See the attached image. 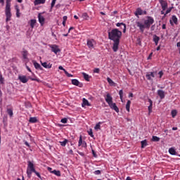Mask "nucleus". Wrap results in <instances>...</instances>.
<instances>
[{"label": "nucleus", "mask_w": 180, "mask_h": 180, "mask_svg": "<svg viewBox=\"0 0 180 180\" xmlns=\"http://www.w3.org/2000/svg\"><path fill=\"white\" fill-rule=\"evenodd\" d=\"M152 141H160V138L157 136H153L152 137Z\"/></svg>", "instance_id": "ea45409f"}, {"label": "nucleus", "mask_w": 180, "mask_h": 180, "mask_svg": "<svg viewBox=\"0 0 180 180\" xmlns=\"http://www.w3.org/2000/svg\"><path fill=\"white\" fill-rule=\"evenodd\" d=\"M38 122H39V120H37V117H30V120H29L30 123H37Z\"/></svg>", "instance_id": "5701e85b"}, {"label": "nucleus", "mask_w": 180, "mask_h": 180, "mask_svg": "<svg viewBox=\"0 0 180 180\" xmlns=\"http://www.w3.org/2000/svg\"><path fill=\"white\" fill-rule=\"evenodd\" d=\"M148 101L150 105H151V103H152V105H153V101L151 100V98H148Z\"/></svg>", "instance_id": "338daca9"}, {"label": "nucleus", "mask_w": 180, "mask_h": 180, "mask_svg": "<svg viewBox=\"0 0 180 180\" xmlns=\"http://www.w3.org/2000/svg\"><path fill=\"white\" fill-rule=\"evenodd\" d=\"M18 79L22 82V84H27V82L29 81V79L25 75H19Z\"/></svg>", "instance_id": "0eeeda50"}, {"label": "nucleus", "mask_w": 180, "mask_h": 180, "mask_svg": "<svg viewBox=\"0 0 180 180\" xmlns=\"http://www.w3.org/2000/svg\"><path fill=\"white\" fill-rule=\"evenodd\" d=\"M68 17L66 15L63 16V22H67Z\"/></svg>", "instance_id": "e2e57ef3"}, {"label": "nucleus", "mask_w": 180, "mask_h": 180, "mask_svg": "<svg viewBox=\"0 0 180 180\" xmlns=\"http://www.w3.org/2000/svg\"><path fill=\"white\" fill-rule=\"evenodd\" d=\"M78 154L79 155H82V157H84V155H85V154L84 153H82V152H78Z\"/></svg>", "instance_id": "680f3d73"}, {"label": "nucleus", "mask_w": 180, "mask_h": 180, "mask_svg": "<svg viewBox=\"0 0 180 180\" xmlns=\"http://www.w3.org/2000/svg\"><path fill=\"white\" fill-rule=\"evenodd\" d=\"M59 143L62 147H65V146H67V143H68V140L65 139L63 141H59Z\"/></svg>", "instance_id": "c85d7f7f"}, {"label": "nucleus", "mask_w": 180, "mask_h": 180, "mask_svg": "<svg viewBox=\"0 0 180 180\" xmlns=\"http://www.w3.org/2000/svg\"><path fill=\"white\" fill-rule=\"evenodd\" d=\"M92 154H93V157H94V158H96L98 157V155H96V153H95V150H92Z\"/></svg>", "instance_id": "6e6d98bb"}, {"label": "nucleus", "mask_w": 180, "mask_h": 180, "mask_svg": "<svg viewBox=\"0 0 180 180\" xmlns=\"http://www.w3.org/2000/svg\"><path fill=\"white\" fill-rule=\"evenodd\" d=\"M82 108H85V106H91V103H89V101L86 100V98H84L82 99Z\"/></svg>", "instance_id": "dca6fc26"}, {"label": "nucleus", "mask_w": 180, "mask_h": 180, "mask_svg": "<svg viewBox=\"0 0 180 180\" xmlns=\"http://www.w3.org/2000/svg\"><path fill=\"white\" fill-rule=\"evenodd\" d=\"M25 146H27V147H29V148H30V145L29 144V142L28 141H25Z\"/></svg>", "instance_id": "bf43d9fd"}, {"label": "nucleus", "mask_w": 180, "mask_h": 180, "mask_svg": "<svg viewBox=\"0 0 180 180\" xmlns=\"http://www.w3.org/2000/svg\"><path fill=\"white\" fill-rule=\"evenodd\" d=\"M26 68L27 71H29V72H32V70L30 69V68H29V66L26 65Z\"/></svg>", "instance_id": "052dcab7"}, {"label": "nucleus", "mask_w": 180, "mask_h": 180, "mask_svg": "<svg viewBox=\"0 0 180 180\" xmlns=\"http://www.w3.org/2000/svg\"><path fill=\"white\" fill-rule=\"evenodd\" d=\"M119 95H120L121 101L123 102V90H120Z\"/></svg>", "instance_id": "58836bf2"}, {"label": "nucleus", "mask_w": 180, "mask_h": 180, "mask_svg": "<svg viewBox=\"0 0 180 180\" xmlns=\"http://www.w3.org/2000/svg\"><path fill=\"white\" fill-rule=\"evenodd\" d=\"M89 136H91L92 138L94 137V132L92 131V129H90L88 131H87Z\"/></svg>", "instance_id": "a19ab883"}, {"label": "nucleus", "mask_w": 180, "mask_h": 180, "mask_svg": "<svg viewBox=\"0 0 180 180\" xmlns=\"http://www.w3.org/2000/svg\"><path fill=\"white\" fill-rule=\"evenodd\" d=\"M101 173L102 172H101V170H96V171L94 172V174L95 175H101Z\"/></svg>", "instance_id": "a18cd8bd"}, {"label": "nucleus", "mask_w": 180, "mask_h": 180, "mask_svg": "<svg viewBox=\"0 0 180 180\" xmlns=\"http://www.w3.org/2000/svg\"><path fill=\"white\" fill-rule=\"evenodd\" d=\"M153 24H154V18L151 16H146V19L143 20V22H136V25L137 27H139L141 33H144V30H146V29H150Z\"/></svg>", "instance_id": "f03ea898"}, {"label": "nucleus", "mask_w": 180, "mask_h": 180, "mask_svg": "<svg viewBox=\"0 0 180 180\" xmlns=\"http://www.w3.org/2000/svg\"><path fill=\"white\" fill-rule=\"evenodd\" d=\"M82 18H84V19H88V18H89V16H88V13H83L82 14Z\"/></svg>", "instance_id": "49530a36"}, {"label": "nucleus", "mask_w": 180, "mask_h": 180, "mask_svg": "<svg viewBox=\"0 0 180 180\" xmlns=\"http://www.w3.org/2000/svg\"><path fill=\"white\" fill-rule=\"evenodd\" d=\"M171 11H172V7H169L165 12L164 18H165L167 16V15H168V13H170Z\"/></svg>", "instance_id": "4c0bfd02"}, {"label": "nucleus", "mask_w": 180, "mask_h": 180, "mask_svg": "<svg viewBox=\"0 0 180 180\" xmlns=\"http://www.w3.org/2000/svg\"><path fill=\"white\" fill-rule=\"evenodd\" d=\"M141 148H144V147H147V140H143L141 141Z\"/></svg>", "instance_id": "7c9ffc66"}, {"label": "nucleus", "mask_w": 180, "mask_h": 180, "mask_svg": "<svg viewBox=\"0 0 180 180\" xmlns=\"http://www.w3.org/2000/svg\"><path fill=\"white\" fill-rule=\"evenodd\" d=\"M50 48L51 49V51L54 53L55 54H57L61 51L60 48H58V46L53 44V45H50Z\"/></svg>", "instance_id": "20e7f679"}, {"label": "nucleus", "mask_w": 180, "mask_h": 180, "mask_svg": "<svg viewBox=\"0 0 180 180\" xmlns=\"http://www.w3.org/2000/svg\"><path fill=\"white\" fill-rule=\"evenodd\" d=\"M61 123H67V122H68V120L67 118H63L61 120H60Z\"/></svg>", "instance_id": "09e8293b"}, {"label": "nucleus", "mask_w": 180, "mask_h": 180, "mask_svg": "<svg viewBox=\"0 0 180 180\" xmlns=\"http://www.w3.org/2000/svg\"><path fill=\"white\" fill-rule=\"evenodd\" d=\"M5 13L6 17V22H9L12 18V13H11V0H6Z\"/></svg>", "instance_id": "7ed1b4c3"}, {"label": "nucleus", "mask_w": 180, "mask_h": 180, "mask_svg": "<svg viewBox=\"0 0 180 180\" xmlns=\"http://www.w3.org/2000/svg\"><path fill=\"white\" fill-rule=\"evenodd\" d=\"M58 68H59V70L64 71V72H65V71H67L65 69H64V68H63V66H59Z\"/></svg>", "instance_id": "13d9d810"}, {"label": "nucleus", "mask_w": 180, "mask_h": 180, "mask_svg": "<svg viewBox=\"0 0 180 180\" xmlns=\"http://www.w3.org/2000/svg\"><path fill=\"white\" fill-rule=\"evenodd\" d=\"M155 75L153 72H150L146 74V78L147 79H148V81H151V79H153V78H155Z\"/></svg>", "instance_id": "2eb2a0df"}, {"label": "nucleus", "mask_w": 180, "mask_h": 180, "mask_svg": "<svg viewBox=\"0 0 180 180\" xmlns=\"http://www.w3.org/2000/svg\"><path fill=\"white\" fill-rule=\"evenodd\" d=\"M56 1L57 0H52L51 8H54V5H56Z\"/></svg>", "instance_id": "603ef678"}, {"label": "nucleus", "mask_w": 180, "mask_h": 180, "mask_svg": "<svg viewBox=\"0 0 180 180\" xmlns=\"http://www.w3.org/2000/svg\"><path fill=\"white\" fill-rule=\"evenodd\" d=\"M96 44V42L94 39H88L87 40V46L89 49H94V46Z\"/></svg>", "instance_id": "423d86ee"}, {"label": "nucleus", "mask_w": 180, "mask_h": 180, "mask_svg": "<svg viewBox=\"0 0 180 180\" xmlns=\"http://www.w3.org/2000/svg\"><path fill=\"white\" fill-rule=\"evenodd\" d=\"M71 30H74V27H70L69 28L68 33H70V32H71Z\"/></svg>", "instance_id": "69168bd1"}, {"label": "nucleus", "mask_w": 180, "mask_h": 180, "mask_svg": "<svg viewBox=\"0 0 180 180\" xmlns=\"http://www.w3.org/2000/svg\"><path fill=\"white\" fill-rule=\"evenodd\" d=\"M52 174H54V175H56V176H61V172L58 170H53L51 172Z\"/></svg>", "instance_id": "cd10ccee"}, {"label": "nucleus", "mask_w": 180, "mask_h": 180, "mask_svg": "<svg viewBox=\"0 0 180 180\" xmlns=\"http://www.w3.org/2000/svg\"><path fill=\"white\" fill-rule=\"evenodd\" d=\"M32 172H33V171H32L29 169H27V174L28 178H32Z\"/></svg>", "instance_id": "e433bc0d"}, {"label": "nucleus", "mask_w": 180, "mask_h": 180, "mask_svg": "<svg viewBox=\"0 0 180 180\" xmlns=\"http://www.w3.org/2000/svg\"><path fill=\"white\" fill-rule=\"evenodd\" d=\"M95 130H100L101 129V122H98L96 124L94 127Z\"/></svg>", "instance_id": "79ce46f5"}, {"label": "nucleus", "mask_w": 180, "mask_h": 180, "mask_svg": "<svg viewBox=\"0 0 180 180\" xmlns=\"http://www.w3.org/2000/svg\"><path fill=\"white\" fill-rule=\"evenodd\" d=\"M162 29H163V30L167 29V25L165 24H163L162 26Z\"/></svg>", "instance_id": "0e129e2a"}, {"label": "nucleus", "mask_w": 180, "mask_h": 180, "mask_svg": "<svg viewBox=\"0 0 180 180\" xmlns=\"http://www.w3.org/2000/svg\"><path fill=\"white\" fill-rule=\"evenodd\" d=\"M15 10H16V16L18 18H20V10L19 9V7L16 6Z\"/></svg>", "instance_id": "72a5a7b5"}, {"label": "nucleus", "mask_w": 180, "mask_h": 180, "mask_svg": "<svg viewBox=\"0 0 180 180\" xmlns=\"http://www.w3.org/2000/svg\"><path fill=\"white\" fill-rule=\"evenodd\" d=\"M108 39L114 41L112 50L114 53H116L119 50V44H120V39H122V31L117 28L112 29L108 32Z\"/></svg>", "instance_id": "f257e3e1"}, {"label": "nucleus", "mask_w": 180, "mask_h": 180, "mask_svg": "<svg viewBox=\"0 0 180 180\" xmlns=\"http://www.w3.org/2000/svg\"><path fill=\"white\" fill-rule=\"evenodd\" d=\"M34 66L36 70H40L41 71H43V68L41 67V65H40V64H39V63L34 62Z\"/></svg>", "instance_id": "aec40b11"}, {"label": "nucleus", "mask_w": 180, "mask_h": 180, "mask_svg": "<svg viewBox=\"0 0 180 180\" xmlns=\"http://www.w3.org/2000/svg\"><path fill=\"white\" fill-rule=\"evenodd\" d=\"M41 4H46V0H35L34 1V5L37 6V5H40Z\"/></svg>", "instance_id": "6ab92c4d"}, {"label": "nucleus", "mask_w": 180, "mask_h": 180, "mask_svg": "<svg viewBox=\"0 0 180 180\" xmlns=\"http://www.w3.org/2000/svg\"><path fill=\"white\" fill-rule=\"evenodd\" d=\"M169 153L171 155H176V150L174 148H170L169 149Z\"/></svg>", "instance_id": "b1692460"}, {"label": "nucleus", "mask_w": 180, "mask_h": 180, "mask_svg": "<svg viewBox=\"0 0 180 180\" xmlns=\"http://www.w3.org/2000/svg\"><path fill=\"white\" fill-rule=\"evenodd\" d=\"M22 55L24 60H27V56H29V52L25 49H23V51H22Z\"/></svg>", "instance_id": "a211bd4d"}, {"label": "nucleus", "mask_w": 180, "mask_h": 180, "mask_svg": "<svg viewBox=\"0 0 180 180\" xmlns=\"http://www.w3.org/2000/svg\"><path fill=\"white\" fill-rule=\"evenodd\" d=\"M148 109L149 114L151 113V112H153V105L151 103H150V105H149Z\"/></svg>", "instance_id": "37998d69"}, {"label": "nucleus", "mask_w": 180, "mask_h": 180, "mask_svg": "<svg viewBox=\"0 0 180 180\" xmlns=\"http://www.w3.org/2000/svg\"><path fill=\"white\" fill-rule=\"evenodd\" d=\"M34 172V174H35L37 175V176H38V178H41V176L40 175V173H39L36 170H35V172Z\"/></svg>", "instance_id": "8fccbe9b"}, {"label": "nucleus", "mask_w": 180, "mask_h": 180, "mask_svg": "<svg viewBox=\"0 0 180 180\" xmlns=\"http://www.w3.org/2000/svg\"><path fill=\"white\" fill-rule=\"evenodd\" d=\"M135 15L136 16H137V15H143V10L140 8H137Z\"/></svg>", "instance_id": "2f4dec72"}, {"label": "nucleus", "mask_w": 180, "mask_h": 180, "mask_svg": "<svg viewBox=\"0 0 180 180\" xmlns=\"http://www.w3.org/2000/svg\"><path fill=\"white\" fill-rule=\"evenodd\" d=\"M105 102H107L108 105H110V103L113 102V98H112V96H110V94H107L105 96Z\"/></svg>", "instance_id": "ddd939ff"}, {"label": "nucleus", "mask_w": 180, "mask_h": 180, "mask_svg": "<svg viewBox=\"0 0 180 180\" xmlns=\"http://www.w3.org/2000/svg\"><path fill=\"white\" fill-rule=\"evenodd\" d=\"M107 81H108V84L110 85H111V86H115V82H113V80H112V79H110V77H108Z\"/></svg>", "instance_id": "c756f323"}, {"label": "nucleus", "mask_w": 180, "mask_h": 180, "mask_svg": "<svg viewBox=\"0 0 180 180\" xmlns=\"http://www.w3.org/2000/svg\"><path fill=\"white\" fill-rule=\"evenodd\" d=\"M171 115H172V117L174 118L175 117V116H176V115H178V112L176 111V110H173L171 112Z\"/></svg>", "instance_id": "c9c22d12"}, {"label": "nucleus", "mask_w": 180, "mask_h": 180, "mask_svg": "<svg viewBox=\"0 0 180 180\" xmlns=\"http://www.w3.org/2000/svg\"><path fill=\"white\" fill-rule=\"evenodd\" d=\"M82 74H83V77H84V79L86 81H87L88 82H89V75L85 72H83Z\"/></svg>", "instance_id": "473e14b6"}, {"label": "nucleus", "mask_w": 180, "mask_h": 180, "mask_svg": "<svg viewBox=\"0 0 180 180\" xmlns=\"http://www.w3.org/2000/svg\"><path fill=\"white\" fill-rule=\"evenodd\" d=\"M153 41L155 46H158V41H160V37L157 36L156 34L153 35Z\"/></svg>", "instance_id": "412c9836"}, {"label": "nucleus", "mask_w": 180, "mask_h": 180, "mask_svg": "<svg viewBox=\"0 0 180 180\" xmlns=\"http://www.w3.org/2000/svg\"><path fill=\"white\" fill-rule=\"evenodd\" d=\"M130 105H131V101L130 100H128L126 104V110L128 112H130Z\"/></svg>", "instance_id": "393cba45"}, {"label": "nucleus", "mask_w": 180, "mask_h": 180, "mask_svg": "<svg viewBox=\"0 0 180 180\" xmlns=\"http://www.w3.org/2000/svg\"><path fill=\"white\" fill-rule=\"evenodd\" d=\"M36 23H37L36 20L32 19V20H30V27H32V29L34 28V25H36Z\"/></svg>", "instance_id": "a878e982"}, {"label": "nucleus", "mask_w": 180, "mask_h": 180, "mask_svg": "<svg viewBox=\"0 0 180 180\" xmlns=\"http://www.w3.org/2000/svg\"><path fill=\"white\" fill-rule=\"evenodd\" d=\"M117 27H121V29H122L123 30V33H126V29H127V26L126 24H124V22H117L116 24Z\"/></svg>", "instance_id": "9b49d317"}, {"label": "nucleus", "mask_w": 180, "mask_h": 180, "mask_svg": "<svg viewBox=\"0 0 180 180\" xmlns=\"http://www.w3.org/2000/svg\"><path fill=\"white\" fill-rule=\"evenodd\" d=\"M86 142L85 141H83V143L82 144V146L84 147V148H86Z\"/></svg>", "instance_id": "4d7b16f0"}, {"label": "nucleus", "mask_w": 180, "mask_h": 180, "mask_svg": "<svg viewBox=\"0 0 180 180\" xmlns=\"http://www.w3.org/2000/svg\"><path fill=\"white\" fill-rule=\"evenodd\" d=\"M65 75H67L69 78L71 77H74V75L68 73V72L67 70H65Z\"/></svg>", "instance_id": "de8ad7c7"}, {"label": "nucleus", "mask_w": 180, "mask_h": 180, "mask_svg": "<svg viewBox=\"0 0 180 180\" xmlns=\"http://www.w3.org/2000/svg\"><path fill=\"white\" fill-rule=\"evenodd\" d=\"M158 75H159V78H162V75H164V72L160 71L158 72Z\"/></svg>", "instance_id": "3c124183"}, {"label": "nucleus", "mask_w": 180, "mask_h": 180, "mask_svg": "<svg viewBox=\"0 0 180 180\" xmlns=\"http://www.w3.org/2000/svg\"><path fill=\"white\" fill-rule=\"evenodd\" d=\"M101 70H99V68H95L94 70V72H95L96 74H99V72H100Z\"/></svg>", "instance_id": "5fc2aeb1"}, {"label": "nucleus", "mask_w": 180, "mask_h": 180, "mask_svg": "<svg viewBox=\"0 0 180 180\" xmlns=\"http://www.w3.org/2000/svg\"><path fill=\"white\" fill-rule=\"evenodd\" d=\"M28 165H27V169H30L31 171H32L33 172H35L36 169H34V165L33 164V162L28 161Z\"/></svg>", "instance_id": "4468645a"}, {"label": "nucleus", "mask_w": 180, "mask_h": 180, "mask_svg": "<svg viewBox=\"0 0 180 180\" xmlns=\"http://www.w3.org/2000/svg\"><path fill=\"white\" fill-rule=\"evenodd\" d=\"M72 85H75V86H79V88H82L83 86L82 83H80L77 79H72Z\"/></svg>", "instance_id": "f8f14e48"}, {"label": "nucleus", "mask_w": 180, "mask_h": 180, "mask_svg": "<svg viewBox=\"0 0 180 180\" xmlns=\"http://www.w3.org/2000/svg\"><path fill=\"white\" fill-rule=\"evenodd\" d=\"M31 81H36L37 82H40V79L37 77H30Z\"/></svg>", "instance_id": "c03bdc74"}, {"label": "nucleus", "mask_w": 180, "mask_h": 180, "mask_svg": "<svg viewBox=\"0 0 180 180\" xmlns=\"http://www.w3.org/2000/svg\"><path fill=\"white\" fill-rule=\"evenodd\" d=\"M129 98H133V93H130L129 94Z\"/></svg>", "instance_id": "774afa93"}, {"label": "nucleus", "mask_w": 180, "mask_h": 180, "mask_svg": "<svg viewBox=\"0 0 180 180\" xmlns=\"http://www.w3.org/2000/svg\"><path fill=\"white\" fill-rule=\"evenodd\" d=\"M83 143H84V141H82V136L80 135L79 142H78V146L81 147L82 146Z\"/></svg>", "instance_id": "f704fd0d"}, {"label": "nucleus", "mask_w": 180, "mask_h": 180, "mask_svg": "<svg viewBox=\"0 0 180 180\" xmlns=\"http://www.w3.org/2000/svg\"><path fill=\"white\" fill-rule=\"evenodd\" d=\"M41 64L42 67H44V68H51V67L53 65L50 63L48 64L46 62H44V63L41 62Z\"/></svg>", "instance_id": "4be33fe9"}, {"label": "nucleus", "mask_w": 180, "mask_h": 180, "mask_svg": "<svg viewBox=\"0 0 180 180\" xmlns=\"http://www.w3.org/2000/svg\"><path fill=\"white\" fill-rule=\"evenodd\" d=\"M158 95L160 96V99H164L165 98V92L162 90H158Z\"/></svg>", "instance_id": "f3484780"}, {"label": "nucleus", "mask_w": 180, "mask_h": 180, "mask_svg": "<svg viewBox=\"0 0 180 180\" xmlns=\"http://www.w3.org/2000/svg\"><path fill=\"white\" fill-rule=\"evenodd\" d=\"M159 2L162 6V9L163 11H165L167 8H168V3H167V1L165 0H159Z\"/></svg>", "instance_id": "39448f33"}, {"label": "nucleus", "mask_w": 180, "mask_h": 180, "mask_svg": "<svg viewBox=\"0 0 180 180\" xmlns=\"http://www.w3.org/2000/svg\"><path fill=\"white\" fill-rule=\"evenodd\" d=\"M4 77H2V75L0 74V83L4 84Z\"/></svg>", "instance_id": "864d4df0"}, {"label": "nucleus", "mask_w": 180, "mask_h": 180, "mask_svg": "<svg viewBox=\"0 0 180 180\" xmlns=\"http://www.w3.org/2000/svg\"><path fill=\"white\" fill-rule=\"evenodd\" d=\"M7 113L9 115L10 117H12V116H13V110H12V108H8Z\"/></svg>", "instance_id": "bb28decb"}, {"label": "nucleus", "mask_w": 180, "mask_h": 180, "mask_svg": "<svg viewBox=\"0 0 180 180\" xmlns=\"http://www.w3.org/2000/svg\"><path fill=\"white\" fill-rule=\"evenodd\" d=\"M38 20L41 26H43V25H44V22H46V18H44V17L41 15V13H39L38 14Z\"/></svg>", "instance_id": "6e6552de"}, {"label": "nucleus", "mask_w": 180, "mask_h": 180, "mask_svg": "<svg viewBox=\"0 0 180 180\" xmlns=\"http://www.w3.org/2000/svg\"><path fill=\"white\" fill-rule=\"evenodd\" d=\"M108 105L110 106V109H112V110H115L117 113H119V108H117L116 103L112 102L108 104Z\"/></svg>", "instance_id": "9d476101"}, {"label": "nucleus", "mask_w": 180, "mask_h": 180, "mask_svg": "<svg viewBox=\"0 0 180 180\" xmlns=\"http://www.w3.org/2000/svg\"><path fill=\"white\" fill-rule=\"evenodd\" d=\"M171 26H174V25H178V18L176 15H172V20H169Z\"/></svg>", "instance_id": "1a4fd4ad"}]
</instances>
